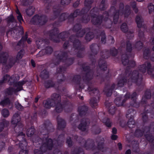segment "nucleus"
<instances>
[{
  "label": "nucleus",
  "mask_w": 154,
  "mask_h": 154,
  "mask_svg": "<svg viewBox=\"0 0 154 154\" xmlns=\"http://www.w3.org/2000/svg\"><path fill=\"white\" fill-rule=\"evenodd\" d=\"M20 117L18 113L15 114L12 118L11 123L13 125H15L14 127V129L16 133L18 134L19 135H23V133L19 132V130H22V125L20 122Z\"/></svg>",
  "instance_id": "obj_1"
},
{
  "label": "nucleus",
  "mask_w": 154,
  "mask_h": 154,
  "mask_svg": "<svg viewBox=\"0 0 154 154\" xmlns=\"http://www.w3.org/2000/svg\"><path fill=\"white\" fill-rule=\"evenodd\" d=\"M31 22L35 24H43L46 21V18L44 16H39L35 15L31 20Z\"/></svg>",
  "instance_id": "obj_2"
},
{
  "label": "nucleus",
  "mask_w": 154,
  "mask_h": 154,
  "mask_svg": "<svg viewBox=\"0 0 154 154\" xmlns=\"http://www.w3.org/2000/svg\"><path fill=\"white\" fill-rule=\"evenodd\" d=\"M25 82L24 81L22 82H20L17 83L16 84V89L14 90L12 88H10L8 89L7 91V93L8 94H10L12 93L13 92L17 91H20L22 89V85L24 84Z\"/></svg>",
  "instance_id": "obj_3"
},
{
  "label": "nucleus",
  "mask_w": 154,
  "mask_h": 154,
  "mask_svg": "<svg viewBox=\"0 0 154 154\" xmlns=\"http://www.w3.org/2000/svg\"><path fill=\"white\" fill-rule=\"evenodd\" d=\"M150 65L149 63H146L145 65H143L142 66L141 70L143 72H145L146 69H147L148 73L149 74L151 75L153 73V71L151 72V69H150Z\"/></svg>",
  "instance_id": "obj_4"
},
{
  "label": "nucleus",
  "mask_w": 154,
  "mask_h": 154,
  "mask_svg": "<svg viewBox=\"0 0 154 154\" xmlns=\"http://www.w3.org/2000/svg\"><path fill=\"white\" fill-rule=\"evenodd\" d=\"M34 11L35 8L33 7H29L26 10L27 14L29 16L32 15L34 12Z\"/></svg>",
  "instance_id": "obj_5"
},
{
  "label": "nucleus",
  "mask_w": 154,
  "mask_h": 154,
  "mask_svg": "<svg viewBox=\"0 0 154 154\" xmlns=\"http://www.w3.org/2000/svg\"><path fill=\"white\" fill-rule=\"evenodd\" d=\"M52 145V141L51 139H48L47 141V143L45 144H43V146H46V147L48 148L49 149L51 148L50 147H51Z\"/></svg>",
  "instance_id": "obj_6"
},
{
  "label": "nucleus",
  "mask_w": 154,
  "mask_h": 154,
  "mask_svg": "<svg viewBox=\"0 0 154 154\" xmlns=\"http://www.w3.org/2000/svg\"><path fill=\"white\" fill-rule=\"evenodd\" d=\"M34 132V129L32 127L27 130L26 134L28 137H30L33 134Z\"/></svg>",
  "instance_id": "obj_7"
},
{
  "label": "nucleus",
  "mask_w": 154,
  "mask_h": 154,
  "mask_svg": "<svg viewBox=\"0 0 154 154\" xmlns=\"http://www.w3.org/2000/svg\"><path fill=\"white\" fill-rule=\"evenodd\" d=\"M136 21L138 27H140L142 23V19L139 16H137L136 19Z\"/></svg>",
  "instance_id": "obj_8"
},
{
  "label": "nucleus",
  "mask_w": 154,
  "mask_h": 154,
  "mask_svg": "<svg viewBox=\"0 0 154 154\" xmlns=\"http://www.w3.org/2000/svg\"><path fill=\"white\" fill-rule=\"evenodd\" d=\"M87 123L86 122L81 123L79 126L78 128L82 131H84L86 128Z\"/></svg>",
  "instance_id": "obj_9"
},
{
  "label": "nucleus",
  "mask_w": 154,
  "mask_h": 154,
  "mask_svg": "<svg viewBox=\"0 0 154 154\" xmlns=\"http://www.w3.org/2000/svg\"><path fill=\"white\" fill-rule=\"evenodd\" d=\"M11 79V78L10 77V76L7 75H5L4 77L3 80L0 83V85H1V83L3 82H9L10 81V80Z\"/></svg>",
  "instance_id": "obj_10"
},
{
  "label": "nucleus",
  "mask_w": 154,
  "mask_h": 154,
  "mask_svg": "<svg viewBox=\"0 0 154 154\" xmlns=\"http://www.w3.org/2000/svg\"><path fill=\"white\" fill-rule=\"evenodd\" d=\"M128 125L130 128H133L135 126V122L133 119L130 120L128 123Z\"/></svg>",
  "instance_id": "obj_11"
},
{
  "label": "nucleus",
  "mask_w": 154,
  "mask_h": 154,
  "mask_svg": "<svg viewBox=\"0 0 154 154\" xmlns=\"http://www.w3.org/2000/svg\"><path fill=\"white\" fill-rule=\"evenodd\" d=\"M16 12L18 15L17 16V19L20 23H21L23 20L22 15L18 10H17Z\"/></svg>",
  "instance_id": "obj_12"
},
{
  "label": "nucleus",
  "mask_w": 154,
  "mask_h": 154,
  "mask_svg": "<svg viewBox=\"0 0 154 154\" xmlns=\"http://www.w3.org/2000/svg\"><path fill=\"white\" fill-rule=\"evenodd\" d=\"M2 113L3 116L5 117H8L9 115V112L7 109H3L2 111Z\"/></svg>",
  "instance_id": "obj_13"
},
{
  "label": "nucleus",
  "mask_w": 154,
  "mask_h": 154,
  "mask_svg": "<svg viewBox=\"0 0 154 154\" xmlns=\"http://www.w3.org/2000/svg\"><path fill=\"white\" fill-rule=\"evenodd\" d=\"M124 101L121 99H116L115 100V102L116 105L118 106H120L123 105V103H122V102Z\"/></svg>",
  "instance_id": "obj_14"
},
{
  "label": "nucleus",
  "mask_w": 154,
  "mask_h": 154,
  "mask_svg": "<svg viewBox=\"0 0 154 154\" xmlns=\"http://www.w3.org/2000/svg\"><path fill=\"white\" fill-rule=\"evenodd\" d=\"M121 29L122 31L125 32L128 31V28L126 23H124L122 24L121 26Z\"/></svg>",
  "instance_id": "obj_15"
},
{
  "label": "nucleus",
  "mask_w": 154,
  "mask_h": 154,
  "mask_svg": "<svg viewBox=\"0 0 154 154\" xmlns=\"http://www.w3.org/2000/svg\"><path fill=\"white\" fill-rule=\"evenodd\" d=\"M51 103L50 100L45 101L43 102L44 106L47 108H49L50 107Z\"/></svg>",
  "instance_id": "obj_16"
},
{
  "label": "nucleus",
  "mask_w": 154,
  "mask_h": 154,
  "mask_svg": "<svg viewBox=\"0 0 154 154\" xmlns=\"http://www.w3.org/2000/svg\"><path fill=\"white\" fill-rule=\"evenodd\" d=\"M148 8L149 13H150L151 12L154 11V6L151 4H149L148 5Z\"/></svg>",
  "instance_id": "obj_17"
},
{
  "label": "nucleus",
  "mask_w": 154,
  "mask_h": 154,
  "mask_svg": "<svg viewBox=\"0 0 154 154\" xmlns=\"http://www.w3.org/2000/svg\"><path fill=\"white\" fill-rule=\"evenodd\" d=\"M62 110V106L60 103L58 104L56 107V110L58 112H60Z\"/></svg>",
  "instance_id": "obj_18"
},
{
  "label": "nucleus",
  "mask_w": 154,
  "mask_h": 154,
  "mask_svg": "<svg viewBox=\"0 0 154 154\" xmlns=\"http://www.w3.org/2000/svg\"><path fill=\"white\" fill-rule=\"evenodd\" d=\"M9 103V99H7L1 101L0 103L3 106H5Z\"/></svg>",
  "instance_id": "obj_19"
},
{
  "label": "nucleus",
  "mask_w": 154,
  "mask_h": 154,
  "mask_svg": "<svg viewBox=\"0 0 154 154\" xmlns=\"http://www.w3.org/2000/svg\"><path fill=\"white\" fill-rule=\"evenodd\" d=\"M23 54V51H20L17 55V58L18 59L21 58Z\"/></svg>",
  "instance_id": "obj_20"
},
{
  "label": "nucleus",
  "mask_w": 154,
  "mask_h": 154,
  "mask_svg": "<svg viewBox=\"0 0 154 154\" xmlns=\"http://www.w3.org/2000/svg\"><path fill=\"white\" fill-rule=\"evenodd\" d=\"M15 106L16 108L19 110H21L23 109L22 106L17 102L15 103Z\"/></svg>",
  "instance_id": "obj_21"
},
{
  "label": "nucleus",
  "mask_w": 154,
  "mask_h": 154,
  "mask_svg": "<svg viewBox=\"0 0 154 154\" xmlns=\"http://www.w3.org/2000/svg\"><path fill=\"white\" fill-rule=\"evenodd\" d=\"M103 122L104 123H105L108 127H109L111 126V123L109 119H107L106 121L103 120Z\"/></svg>",
  "instance_id": "obj_22"
},
{
  "label": "nucleus",
  "mask_w": 154,
  "mask_h": 154,
  "mask_svg": "<svg viewBox=\"0 0 154 154\" xmlns=\"http://www.w3.org/2000/svg\"><path fill=\"white\" fill-rule=\"evenodd\" d=\"M26 143L25 141H22V143H20L19 144V146L20 147H23L24 146L26 147Z\"/></svg>",
  "instance_id": "obj_23"
},
{
  "label": "nucleus",
  "mask_w": 154,
  "mask_h": 154,
  "mask_svg": "<svg viewBox=\"0 0 154 154\" xmlns=\"http://www.w3.org/2000/svg\"><path fill=\"white\" fill-rule=\"evenodd\" d=\"M8 124V122L4 120L3 122L1 123L0 124V127H2V128H3L4 126H5V125H7Z\"/></svg>",
  "instance_id": "obj_24"
},
{
  "label": "nucleus",
  "mask_w": 154,
  "mask_h": 154,
  "mask_svg": "<svg viewBox=\"0 0 154 154\" xmlns=\"http://www.w3.org/2000/svg\"><path fill=\"white\" fill-rule=\"evenodd\" d=\"M27 151L24 149L21 150L19 152V154H27Z\"/></svg>",
  "instance_id": "obj_25"
},
{
  "label": "nucleus",
  "mask_w": 154,
  "mask_h": 154,
  "mask_svg": "<svg viewBox=\"0 0 154 154\" xmlns=\"http://www.w3.org/2000/svg\"><path fill=\"white\" fill-rule=\"evenodd\" d=\"M14 20V18L13 16L11 15L8 17V20L10 22H13Z\"/></svg>",
  "instance_id": "obj_26"
},
{
  "label": "nucleus",
  "mask_w": 154,
  "mask_h": 154,
  "mask_svg": "<svg viewBox=\"0 0 154 154\" xmlns=\"http://www.w3.org/2000/svg\"><path fill=\"white\" fill-rule=\"evenodd\" d=\"M131 44L130 43H128L127 45V50H129L131 48Z\"/></svg>",
  "instance_id": "obj_27"
},
{
  "label": "nucleus",
  "mask_w": 154,
  "mask_h": 154,
  "mask_svg": "<svg viewBox=\"0 0 154 154\" xmlns=\"http://www.w3.org/2000/svg\"><path fill=\"white\" fill-rule=\"evenodd\" d=\"M35 154H41V152L38 149H35L34 151Z\"/></svg>",
  "instance_id": "obj_28"
},
{
  "label": "nucleus",
  "mask_w": 154,
  "mask_h": 154,
  "mask_svg": "<svg viewBox=\"0 0 154 154\" xmlns=\"http://www.w3.org/2000/svg\"><path fill=\"white\" fill-rule=\"evenodd\" d=\"M111 138L112 140H116L117 138V136L115 135H112L111 136Z\"/></svg>",
  "instance_id": "obj_29"
},
{
  "label": "nucleus",
  "mask_w": 154,
  "mask_h": 154,
  "mask_svg": "<svg viewBox=\"0 0 154 154\" xmlns=\"http://www.w3.org/2000/svg\"><path fill=\"white\" fill-rule=\"evenodd\" d=\"M112 133L113 134H116L117 132V130L115 128H113L112 130Z\"/></svg>",
  "instance_id": "obj_30"
},
{
  "label": "nucleus",
  "mask_w": 154,
  "mask_h": 154,
  "mask_svg": "<svg viewBox=\"0 0 154 154\" xmlns=\"http://www.w3.org/2000/svg\"><path fill=\"white\" fill-rule=\"evenodd\" d=\"M130 96V94L129 93L127 94V95H125L124 97V101L125 100H127L128 99V97L129 96Z\"/></svg>",
  "instance_id": "obj_31"
},
{
  "label": "nucleus",
  "mask_w": 154,
  "mask_h": 154,
  "mask_svg": "<svg viewBox=\"0 0 154 154\" xmlns=\"http://www.w3.org/2000/svg\"><path fill=\"white\" fill-rule=\"evenodd\" d=\"M31 63L32 66L33 67H35V62L33 60H31Z\"/></svg>",
  "instance_id": "obj_32"
},
{
  "label": "nucleus",
  "mask_w": 154,
  "mask_h": 154,
  "mask_svg": "<svg viewBox=\"0 0 154 154\" xmlns=\"http://www.w3.org/2000/svg\"><path fill=\"white\" fill-rule=\"evenodd\" d=\"M118 18V17L117 16L116 17V15L114 17V22L115 23H116V22H115V20H117Z\"/></svg>",
  "instance_id": "obj_33"
},
{
  "label": "nucleus",
  "mask_w": 154,
  "mask_h": 154,
  "mask_svg": "<svg viewBox=\"0 0 154 154\" xmlns=\"http://www.w3.org/2000/svg\"><path fill=\"white\" fill-rule=\"evenodd\" d=\"M128 61V60L127 59H126L125 60H124L123 58H122V63L124 64V65H125V62H127Z\"/></svg>",
  "instance_id": "obj_34"
},
{
  "label": "nucleus",
  "mask_w": 154,
  "mask_h": 154,
  "mask_svg": "<svg viewBox=\"0 0 154 154\" xmlns=\"http://www.w3.org/2000/svg\"><path fill=\"white\" fill-rule=\"evenodd\" d=\"M91 104H92V105L93 104H94V106H94V105H95V106L97 105V103L96 102H92L91 101Z\"/></svg>",
  "instance_id": "obj_35"
},
{
  "label": "nucleus",
  "mask_w": 154,
  "mask_h": 154,
  "mask_svg": "<svg viewBox=\"0 0 154 154\" xmlns=\"http://www.w3.org/2000/svg\"><path fill=\"white\" fill-rule=\"evenodd\" d=\"M118 145L119 146V149H121L122 148V146L121 144L120 143H119L118 144Z\"/></svg>",
  "instance_id": "obj_36"
},
{
  "label": "nucleus",
  "mask_w": 154,
  "mask_h": 154,
  "mask_svg": "<svg viewBox=\"0 0 154 154\" xmlns=\"http://www.w3.org/2000/svg\"><path fill=\"white\" fill-rule=\"evenodd\" d=\"M131 152L130 150L128 149L126 151L125 154H130Z\"/></svg>",
  "instance_id": "obj_37"
},
{
  "label": "nucleus",
  "mask_w": 154,
  "mask_h": 154,
  "mask_svg": "<svg viewBox=\"0 0 154 154\" xmlns=\"http://www.w3.org/2000/svg\"><path fill=\"white\" fill-rule=\"evenodd\" d=\"M27 42L29 43V44H30L31 42V39L30 38H28L27 40Z\"/></svg>",
  "instance_id": "obj_38"
},
{
  "label": "nucleus",
  "mask_w": 154,
  "mask_h": 154,
  "mask_svg": "<svg viewBox=\"0 0 154 154\" xmlns=\"http://www.w3.org/2000/svg\"><path fill=\"white\" fill-rule=\"evenodd\" d=\"M136 95V93H134L133 94V95L131 96V98H134V97H135Z\"/></svg>",
  "instance_id": "obj_39"
},
{
  "label": "nucleus",
  "mask_w": 154,
  "mask_h": 154,
  "mask_svg": "<svg viewBox=\"0 0 154 154\" xmlns=\"http://www.w3.org/2000/svg\"><path fill=\"white\" fill-rule=\"evenodd\" d=\"M105 36H103V37H102V38H101V41H102V42H103L104 41V39H105Z\"/></svg>",
  "instance_id": "obj_40"
},
{
  "label": "nucleus",
  "mask_w": 154,
  "mask_h": 154,
  "mask_svg": "<svg viewBox=\"0 0 154 154\" xmlns=\"http://www.w3.org/2000/svg\"><path fill=\"white\" fill-rule=\"evenodd\" d=\"M152 44L153 45V46L152 48L153 50L154 51V38L152 40Z\"/></svg>",
  "instance_id": "obj_41"
},
{
  "label": "nucleus",
  "mask_w": 154,
  "mask_h": 154,
  "mask_svg": "<svg viewBox=\"0 0 154 154\" xmlns=\"http://www.w3.org/2000/svg\"><path fill=\"white\" fill-rule=\"evenodd\" d=\"M148 51V50H147V51H145L144 52V56L145 57V56L146 55V54H147V52Z\"/></svg>",
  "instance_id": "obj_42"
},
{
  "label": "nucleus",
  "mask_w": 154,
  "mask_h": 154,
  "mask_svg": "<svg viewBox=\"0 0 154 154\" xmlns=\"http://www.w3.org/2000/svg\"><path fill=\"white\" fill-rule=\"evenodd\" d=\"M66 0L67 1V2H65L64 3L65 4H68V3H69V1L70 0Z\"/></svg>",
  "instance_id": "obj_43"
},
{
  "label": "nucleus",
  "mask_w": 154,
  "mask_h": 154,
  "mask_svg": "<svg viewBox=\"0 0 154 154\" xmlns=\"http://www.w3.org/2000/svg\"><path fill=\"white\" fill-rule=\"evenodd\" d=\"M38 101V99L37 98H35V102H37Z\"/></svg>",
  "instance_id": "obj_44"
},
{
  "label": "nucleus",
  "mask_w": 154,
  "mask_h": 154,
  "mask_svg": "<svg viewBox=\"0 0 154 154\" xmlns=\"http://www.w3.org/2000/svg\"><path fill=\"white\" fill-rule=\"evenodd\" d=\"M2 47L1 45L0 44V50L2 48Z\"/></svg>",
  "instance_id": "obj_45"
},
{
  "label": "nucleus",
  "mask_w": 154,
  "mask_h": 154,
  "mask_svg": "<svg viewBox=\"0 0 154 154\" xmlns=\"http://www.w3.org/2000/svg\"><path fill=\"white\" fill-rule=\"evenodd\" d=\"M143 0H137V1H138V2H141L142 1H143Z\"/></svg>",
  "instance_id": "obj_46"
},
{
  "label": "nucleus",
  "mask_w": 154,
  "mask_h": 154,
  "mask_svg": "<svg viewBox=\"0 0 154 154\" xmlns=\"http://www.w3.org/2000/svg\"><path fill=\"white\" fill-rule=\"evenodd\" d=\"M67 142L68 144H69L70 143V141L69 142L68 140H67Z\"/></svg>",
  "instance_id": "obj_47"
},
{
  "label": "nucleus",
  "mask_w": 154,
  "mask_h": 154,
  "mask_svg": "<svg viewBox=\"0 0 154 154\" xmlns=\"http://www.w3.org/2000/svg\"><path fill=\"white\" fill-rule=\"evenodd\" d=\"M88 35H86V38L87 39H88V37H87Z\"/></svg>",
  "instance_id": "obj_48"
},
{
  "label": "nucleus",
  "mask_w": 154,
  "mask_h": 154,
  "mask_svg": "<svg viewBox=\"0 0 154 154\" xmlns=\"http://www.w3.org/2000/svg\"><path fill=\"white\" fill-rule=\"evenodd\" d=\"M65 0H62V2H61V3H63V1H65Z\"/></svg>",
  "instance_id": "obj_49"
},
{
  "label": "nucleus",
  "mask_w": 154,
  "mask_h": 154,
  "mask_svg": "<svg viewBox=\"0 0 154 154\" xmlns=\"http://www.w3.org/2000/svg\"><path fill=\"white\" fill-rule=\"evenodd\" d=\"M57 97H58L59 98V97L58 95H57Z\"/></svg>",
  "instance_id": "obj_50"
},
{
  "label": "nucleus",
  "mask_w": 154,
  "mask_h": 154,
  "mask_svg": "<svg viewBox=\"0 0 154 154\" xmlns=\"http://www.w3.org/2000/svg\"><path fill=\"white\" fill-rule=\"evenodd\" d=\"M20 29H22V27H20Z\"/></svg>",
  "instance_id": "obj_51"
},
{
  "label": "nucleus",
  "mask_w": 154,
  "mask_h": 154,
  "mask_svg": "<svg viewBox=\"0 0 154 154\" xmlns=\"http://www.w3.org/2000/svg\"><path fill=\"white\" fill-rule=\"evenodd\" d=\"M50 50H51V48H50Z\"/></svg>",
  "instance_id": "obj_52"
},
{
  "label": "nucleus",
  "mask_w": 154,
  "mask_h": 154,
  "mask_svg": "<svg viewBox=\"0 0 154 154\" xmlns=\"http://www.w3.org/2000/svg\"><path fill=\"white\" fill-rule=\"evenodd\" d=\"M119 84V86H120V85H119V84Z\"/></svg>",
  "instance_id": "obj_53"
}]
</instances>
